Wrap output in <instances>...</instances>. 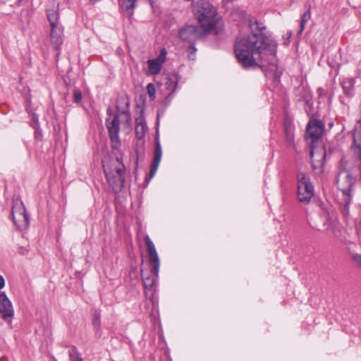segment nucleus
<instances>
[{"instance_id": "obj_15", "label": "nucleus", "mask_w": 361, "mask_h": 361, "mask_svg": "<svg viewBox=\"0 0 361 361\" xmlns=\"http://www.w3.org/2000/svg\"><path fill=\"white\" fill-rule=\"evenodd\" d=\"M148 71L151 75H157L161 69L162 64L155 59L147 61Z\"/></svg>"}, {"instance_id": "obj_26", "label": "nucleus", "mask_w": 361, "mask_h": 361, "mask_svg": "<svg viewBox=\"0 0 361 361\" xmlns=\"http://www.w3.org/2000/svg\"><path fill=\"white\" fill-rule=\"evenodd\" d=\"M286 140L289 145H293L294 135L291 130L286 129Z\"/></svg>"}, {"instance_id": "obj_5", "label": "nucleus", "mask_w": 361, "mask_h": 361, "mask_svg": "<svg viewBox=\"0 0 361 361\" xmlns=\"http://www.w3.org/2000/svg\"><path fill=\"white\" fill-rule=\"evenodd\" d=\"M128 106L129 102L127 98L121 97L118 99L116 104V114L114 115L111 121L109 122L106 121V128L111 142V147L114 149H118L121 145L118 136L120 130L119 116L123 115L127 119L130 118Z\"/></svg>"}, {"instance_id": "obj_20", "label": "nucleus", "mask_w": 361, "mask_h": 361, "mask_svg": "<svg viewBox=\"0 0 361 361\" xmlns=\"http://www.w3.org/2000/svg\"><path fill=\"white\" fill-rule=\"evenodd\" d=\"M311 17V13H310V8H309L307 11H305L302 18H301V22H300V29L298 32L299 34L302 33L307 22L310 20Z\"/></svg>"}, {"instance_id": "obj_19", "label": "nucleus", "mask_w": 361, "mask_h": 361, "mask_svg": "<svg viewBox=\"0 0 361 361\" xmlns=\"http://www.w3.org/2000/svg\"><path fill=\"white\" fill-rule=\"evenodd\" d=\"M47 18L51 27L59 25V13L56 11H47Z\"/></svg>"}, {"instance_id": "obj_14", "label": "nucleus", "mask_w": 361, "mask_h": 361, "mask_svg": "<svg viewBox=\"0 0 361 361\" xmlns=\"http://www.w3.org/2000/svg\"><path fill=\"white\" fill-rule=\"evenodd\" d=\"M63 27L61 25L51 27L50 39L54 49H57L62 43Z\"/></svg>"}, {"instance_id": "obj_11", "label": "nucleus", "mask_w": 361, "mask_h": 361, "mask_svg": "<svg viewBox=\"0 0 361 361\" xmlns=\"http://www.w3.org/2000/svg\"><path fill=\"white\" fill-rule=\"evenodd\" d=\"M14 316V310L12 302L6 296L5 293H0V317L2 319L11 323V319Z\"/></svg>"}, {"instance_id": "obj_10", "label": "nucleus", "mask_w": 361, "mask_h": 361, "mask_svg": "<svg viewBox=\"0 0 361 361\" xmlns=\"http://www.w3.org/2000/svg\"><path fill=\"white\" fill-rule=\"evenodd\" d=\"M147 130V126L144 117L140 116L135 119V135L137 138L140 140L137 145H140L139 149H136L137 159L143 158L145 149L143 147L144 141L142 138L145 137V133Z\"/></svg>"}, {"instance_id": "obj_8", "label": "nucleus", "mask_w": 361, "mask_h": 361, "mask_svg": "<svg viewBox=\"0 0 361 361\" xmlns=\"http://www.w3.org/2000/svg\"><path fill=\"white\" fill-rule=\"evenodd\" d=\"M12 219L18 229L26 228L29 225V217L22 201L13 200Z\"/></svg>"}, {"instance_id": "obj_29", "label": "nucleus", "mask_w": 361, "mask_h": 361, "mask_svg": "<svg viewBox=\"0 0 361 361\" xmlns=\"http://www.w3.org/2000/svg\"><path fill=\"white\" fill-rule=\"evenodd\" d=\"M92 324L94 326V327L95 329H99V326H100V319H99V316L97 315V314H94V318H93V321H92Z\"/></svg>"}, {"instance_id": "obj_17", "label": "nucleus", "mask_w": 361, "mask_h": 361, "mask_svg": "<svg viewBox=\"0 0 361 361\" xmlns=\"http://www.w3.org/2000/svg\"><path fill=\"white\" fill-rule=\"evenodd\" d=\"M322 218L323 219L322 226H320L316 222H313L312 227L317 228V230L322 229H328L329 226V214L327 212L324 211L322 214Z\"/></svg>"}, {"instance_id": "obj_32", "label": "nucleus", "mask_w": 361, "mask_h": 361, "mask_svg": "<svg viewBox=\"0 0 361 361\" xmlns=\"http://www.w3.org/2000/svg\"><path fill=\"white\" fill-rule=\"evenodd\" d=\"M5 286V281L4 277L0 275V290L2 289Z\"/></svg>"}, {"instance_id": "obj_18", "label": "nucleus", "mask_w": 361, "mask_h": 361, "mask_svg": "<svg viewBox=\"0 0 361 361\" xmlns=\"http://www.w3.org/2000/svg\"><path fill=\"white\" fill-rule=\"evenodd\" d=\"M354 85H355V80L353 78L347 79L343 81V89L344 91V93L347 96H350L351 94V92L353 90Z\"/></svg>"}, {"instance_id": "obj_16", "label": "nucleus", "mask_w": 361, "mask_h": 361, "mask_svg": "<svg viewBox=\"0 0 361 361\" xmlns=\"http://www.w3.org/2000/svg\"><path fill=\"white\" fill-rule=\"evenodd\" d=\"M135 0H121V7L130 16L133 13Z\"/></svg>"}, {"instance_id": "obj_30", "label": "nucleus", "mask_w": 361, "mask_h": 361, "mask_svg": "<svg viewBox=\"0 0 361 361\" xmlns=\"http://www.w3.org/2000/svg\"><path fill=\"white\" fill-rule=\"evenodd\" d=\"M170 85H169V82H167L168 89L171 90L172 92H173L177 87L178 82L176 80L172 82V79H169Z\"/></svg>"}, {"instance_id": "obj_7", "label": "nucleus", "mask_w": 361, "mask_h": 361, "mask_svg": "<svg viewBox=\"0 0 361 361\" xmlns=\"http://www.w3.org/2000/svg\"><path fill=\"white\" fill-rule=\"evenodd\" d=\"M298 179V198L300 202L307 204L314 195V187L307 174L299 172Z\"/></svg>"}, {"instance_id": "obj_23", "label": "nucleus", "mask_w": 361, "mask_h": 361, "mask_svg": "<svg viewBox=\"0 0 361 361\" xmlns=\"http://www.w3.org/2000/svg\"><path fill=\"white\" fill-rule=\"evenodd\" d=\"M147 94L150 98V99L153 100L155 99L156 89L152 83H149L147 85Z\"/></svg>"}, {"instance_id": "obj_21", "label": "nucleus", "mask_w": 361, "mask_h": 361, "mask_svg": "<svg viewBox=\"0 0 361 361\" xmlns=\"http://www.w3.org/2000/svg\"><path fill=\"white\" fill-rule=\"evenodd\" d=\"M33 128L35 129V138L41 140L42 137V130L39 128L38 121L35 116H33Z\"/></svg>"}, {"instance_id": "obj_6", "label": "nucleus", "mask_w": 361, "mask_h": 361, "mask_svg": "<svg viewBox=\"0 0 361 361\" xmlns=\"http://www.w3.org/2000/svg\"><path fill=\"white\" fill-rule=\"evenodd\" d=\"M355 183L356 178L353 176L348 169L345 168L339 169L336 177V185L337 189L342 194L341 201L345 208H348L352 200Z\"/></svg>"}, {"instance_id": "obj_4", "label": "nucleus", "mask_w": 361, "mask_h": 361, "mask_svg": "<svg viewBox=\"0 0 361 361\" xmlns=\"http://www.w3.org/2000/svg\"><path fill=\"white\" fill-rule=\"evenodd\" d=\"M104 172L109 185L114 192L121 191L125 183L126 168L118 157L108 162L102 161Z\"/></svg>"}, {"instance_id": "obj_22", "label": "nucleus", "mask_w": 361, "mask_h": 361, "mask_svg": "<svg viewBox=\"0 0 361 361\" xmlns=\"http://www.w3.org/2000/svg\"><path fill=\"white\" fill-rule=\"evenodd\" d=\"M69 357L71 361H83L80 354L78 352L75 346H73L70 350Z\"/></svg>"}, {"instance_id": "obj_1", "label": "nucleus", "mask_w": 361, "mask_h": 361, "mask_svg": "<svg viewBox=\"0 0 361 361\" xmlns=\"http://www.w3.org/2000/svg\"><path fill=\"white\" fill-rule=\"evenodd\" d=\"M252 32L247 37L235 39L234 52L238 62L244 68L264 66L269 61V56L274 58L276 46L266 37L263 31L265 27L257 20H250Z\"/></svg>"}, {"instance_id": "obj_12", "label": "nucleus", "mask_w": 361, "mask_h": 361, "mask_svg": "<svg viewBox=\"0 0 361 361\" xmlns=\"http://www.w3.org/2000/svg\"><path fill=\"white\" fill-rule=\"evenodd\" d=\"M324 132V124L322 121L317 119L310 121L306 128V134L312 141L319 140Z\"/></svg>"}, {"instance_id": "obj_25", "label": "nucleus", "mask_w": 361, "mask_h": 361, "mask_svg": "<svg viewBox=\"0 0 361 361\" xmlns=\"http://www.w3.org/2000/svg\"><path fill=\"white\" fill-rule=\"evenodd\" d=\"M166 50L164 48L161 49L159 56L155 59V60L163 64L166 61Z\"/></svg>"}, {"instance_id": "obj_3", "label": "nucleus", "mask_w": 361, "mask_h": 361, "mask_svg": "<svg viewBox=\"0 0 361 361\" xmlns=\"http://www.w3.org/2000/svg\"><path fill=\"white\" fill-rule=\"evenodd\" d=\"M144 240L147 249L148 261L151 267V272L154 276H152L149 274H145L141 271V276L145 288L146 296L152 297L154 293V286L159 275V259L155 246L148 235L144 237Z\"/></svg>"}, {"instance_id": "obj_9", "label": "nucleus", "mask_w": 361, "mask_h": 361, "mask_svg": "<svg viewBox=\"0 0 361 361\" xmlns=\"http://www.w3.org/2000/svg\"><path fill=\"white\" fill-rule=\"evenodd\" d=\"M203 32L200 26L195 25H187L181 27L178 33L179 39L184 42H192L200 39L203 35Z\"/></svg>"}, {"instance_id": "obj_28", "label": "nucleus", "mask_w": 361, "mask_h": 361, "mask_svg": "<svg viewBox=\"0 0 361 361\" xmlns=\"http://www.w3.org/2000/svg\"><path fill=\"white\" fill-rule=\"evenodd\" d=\"M352 259L353 262L355 263L357 267H358L361 269V255L360 254H354L352 256Z\"/></svg>"}, {"instance_id": "obj_2", "label": "nucleus", "mask_w": 361, "mask_h": 361, "mask_svg": "<svg viewBox=\"0 0 361 361\" xmlns=\"http://www.w3.org/2000/svg\"><path fill=\"white\" fill-rule=\"evenodd\" d=\"M192 13L204 35H217L224 30L222 18L217 8L207 0H198L192 4Z\"/></svg>"}, {"instance_id": "obj_31", "label": "nucleus", "mask_w": 361, "mask_h": 361, "mask_svg": "<svg viewBox=\"0 0 361 361\" xmlns=\"http://www.w3.org/2000/svg\"><path fill=\"white\" fill-rule=\"evenodd\" d=\"M313 157H314V152H313V150H311V161H312V168L313 169H317V167H319V166L316 165L314 164V161L313 159Z\"/></svg>"}, {"instance_id": "obj_13", "label": "nucleus", "mask_w": 361, "mask_h": 361, "mask_svg": "<svg viewBox=\"0 0 361 361\" xmlns=\"http://www.w3.org/2000/svg\"><path fill=\"white\" fill-rule=\"evenodd\" d=\"M162 156V151L161 144L159 140L156 141L155 143V149H154V158L151 164L150 171H149V178H152L155 175L159 164L160 163L161 159Z\"/></svg>"}, {"instance_id": "obj_27", "label": "nucleus", "mask_w": 361, "mask_h": 361, "mask_svg": "<svg viewBox=\"0 0 361 361\" xmlns=\"http://www.w3.org/2000/svg\"><path fill=\"white\" fill-rule=\"evenodd\" d=\"M82 99V92L79 90H74L73 92V102L78 104Z\"/></svg>"}, {"instance_id": "obj_24", "label": "nucleus", "mask_w": 361, "mask_h": 361, "mask_svg": "<svg viewBox=\"0 0 361 361\" xmlns=\"http://www.w3.org/2000/svg\"><path fill=\"white\" fill-rule=\"evenodd\" d=\"M196 51L197 49L195 48V44L193 42H191L188 48V57L190 59H195Z\"/></svg>"}]
</instances>
